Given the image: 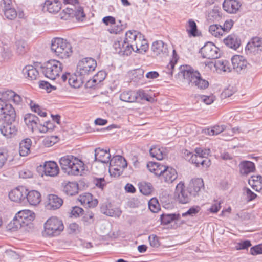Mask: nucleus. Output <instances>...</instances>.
<instances>
[{
  "label": "nucleus",
  "mask_w": 262,
  "mask_h": 262,
  "mask_svg": "<svg viewBox=\"0 0 262 262\" xmlns=\"http://www.w3.org/2000/svg\"><path fill=\"white\" fill-rule=\"evenodd\" d=\"M177 78L184 84L194 85L201 90L205 89L209 85L208 81L202 79L198 71H194L188 66L180 67Z\"/></svg>",
  "instance_id": "nucleus-1"
},
{
  "label": "nucleus",
  "mask_w": 262,
  "mask_h": 262,
  "mask_svg": "<svg viewBox=\"0 0 262 262\" xmlns=\"http://www.w3.org/2000/svg\"><path fill=\"white\" fill-rule=\"evenodd\" d=\"M51 49L56 56L62 59L68 58L72 53L71 44L61 38L52 40Z\"/></svg>",
  "instance_id": "nucleus-2"
},
{
  "label": "nucleus",
  "mask_w": 262,
  "mask_h": 262,
  "mask_svg": "<svg viewBox=\"0 0 262 262\" xmlns=\"http://www.w3.org/2000/svg\"><path fill=\"white\" fill-rule=\"evenodd\" d=\"M42 73L51 80H55L59 77L63 69V64L57 60H50L43 63L41 67Z\"/></svg>",
  "instance_id": "nucleus-3"
},
{
  "label": "nucleus",
  "mask_w": 262,
  "mask_h": 262,
  "mask_svg": "<svg viewBox=\"0 0 262 262\" xmlns=\"http://www.w3.org/2000/svg\"><path fill=\"white\" fill-rule=\"evenodd\" d=\"M35 218V214L30 210H23L19 211L13 221L11 222V226L15 229L28 226Z\"/></svg>",
  "instance_id": "nucleus-4"
},
{
  "label": "nucleus",
  "mask_w": 262,
  "mask_h": 262,
  "mask_svg": "<svg viewBox=\"0 0 262 262\" xmlns=\"http://www.w3.org/2000/svg\"><path fill=\"white\" fill-rule=\"evenodd\" d=\"M97 67V62L92 58H85L80 60L77 66V74L84 78L91 74Z\"/></svg>",
  "instance_id": "nucleus-5"
},
{
  "label": "nucleus",
  "mask_w": 262,
  "mask_h": 262,
  "mask_svg": "<svg viewBox=\"0 0 262 262\" xmlns=\"http://www.w3.org/2000/svg\"><path fill=\"white\" fill-rule=\"evenodd\" d=\"M45 234L48 236H56L63 230L62 222L56 217L49 219L44 225Z\"/></svg>",
  "instance_id": "nucleus-6"
},
{
  "label": "nucleus",
  "mask_w": 262,
  "mask_h": 262,
  "mask_svg": "<svg viewBox=\"0 0 262 262\" xmlns=\"http://www.w3.org/2000/svg\"><path fill=\"white\" fill-rule=\"evenodd\" d=\"M16 114L9 102L0 99V121L10 122L16 120Z\"/></svg>",
  "instance_id": "nucleus-7"
},
{
  "label": "nucleus",
  "mask_w": 262,
  "mask_h": 262,
  "mask_svg": "<svg viewBox=\"0 0 262 262\" xmlns=\"http://www.w3.org/2000/svg\"><path fill=\"white\" fill-rule=\"evenodd\" d=\"M192 193L189 189L185 188L183 182H180L176 186L175 197L179 203L186 204L190 201Z\"/></svg>",
  "instance_id": "nucleus-8"
},
{
  "label": "nucleus",
  "mask_w": 262,
  "mask_h": 262,
  "mask_svg": "<svg viewBox=\"0 0 262 262\" xmlns=\"http://www.w3.org/2000/svg\"><path fill=\"white\" fill-rule=\"evenodd\" d=\"M219 49L213 43L208 42L201 49L200 53L204 58L212 59L219 57Z\"/></svg>",
  "instance_id": "nucleus-9"
},
{
  "label": "nucleus",
  "mask_w": 262,
  "mask_h": 262,
  "mask_svg": "<svg viewBox=\"0 0 262 262\" xmlns=\"http://www.w3.org/2000/svg\"><path fill=\"white\" fill-rule=\"evenodd\" d=\"M113 47L116 53L122 56H128L132 53V51H135L134 46L126 43V41L122 39L115 41Z\"/></svg>",
  "instance_id": "nucleus-10"
},
{
  "label": "nucleus",
  "mask_w": 262,
  "mask_h": 262,
  "mask_svg": "<svg viewBox=\"0 0 262 262\" xmlns=\"http://www.w3.org/2000/svg\"><path fill=\"white\" fill-rule=\"evenodd\" d=\"M231 61L233 69L239 73H245L250 66L244 57L240 55L234 56Z\"/></svg>",
  "instance_id": "nucleus-11"
},
{
  "label": "nucleus",
  "mask_w": 262,
  "mask_h": 262,
  "mask_svg": "<svg viewBox=\"0 0 262 262\" xmlns=\"http://www.w3.org/2000/svg\"><path fill=\"white\" fill-rule=\"evenodd\" d=\"M28 190L23 186H19L12 190L9 194V198L14 202L21 203L26 200Z\"/></svg>",
  "instance_id": "nucleus-12"
},
{
  "label": "nucleus",
  "mask_w": 262,
  "mask_h": 262,
  "mask_svg": "<svg viewBox=\"0 0 262 262\" xmlns=\"http://www.w3.org/2000/svg\"><path fill=\"white\" fill-rule=\"evenodd\" d=\"M1 6L4 16L8 19L13 20L17 15V13L13 7L11 0H2Z\"/></svg>",
  "instance_id": "nucleus-13"
},
{
  "label": "nucleus",
  "mask_w": 262,
  "mask_h": 262,
  "mask_svg": "<svg viewBox=\"0 0 262 262\" xmlns=\"http://www.w3.org/2000/svg\"><path fill=\"white\" fill-rule=\"evenodd\" d=\"M159 177H160L162 181L167 183H171L177 178L178 174L174 168L164 165L162 173Z\"/></svg>",
  "instance_id": "nucleus-14"
},
{
  "label": "nucleus",
  "mask_w": 262,
  "mask_h": 262,
  "mask_svg": "<svg viewBox=\"0 0 262 262\" xmlns=\"http://www.w3.org/2000/svg\"><path fill=\"white\" fill-rule=\"evenodd\" d=\"M63 11L70 16H75L78 20H82L85 16L82 8L78 5H71L70 7H66Z\"/></svg>",
  "instance_id": "nucleus-15"
},
{
  "label": "nucleus",
  "mask_w": 262,
  "mask_h": 262,
  "mask_svg": "<svg viewBox=\"0 0 262 262\" xmlns=\"http://www.w3.org/2000/svg\"><path fill=\"white\" fill-rule=\"evenodd\" d=\"M0 131L3 136L10 138L17 132V123L16 120L10 122H4V125L0 127Z\"/></svg>",
  "instance_id": "nucleus-16"
},
{
  "label": "nucleus",
  "mask_w": 262,
  "mask_h": 262,
  "mask_svg": "<svg viewBox=\"0 0 262 262\" xmlns=\"http://www.w3.org/2000/svg\"><path fill=\"white\" fill-rule=\"evenodd\" d=\"M40 168L43 170L45 175L50 177H55L59 172V168L57 163L54 161L45 162L43 166H40Z\"/></svg>",
  "instance_id": "nucleus-17"
},
{
  "label": "nucleus",
  "mask_w": 262,
  "mask_h": 262,
  "mask_svg": "<svg viewBox=\"0 0 262 262\" xmlns=\"http://www.w3.org/2000/svg\"><path fill=\"white\" fill-rule=\"evenodd\" d=\"M95 161H98L103 163L112 162L110 150H104L100 148H96L95 150Z\"/></svg>",
  "instance_id": "nucleus-18"
},
{
  "label": "nucleus",
  "mask_w": 262,
  "mask_h": 262,
  "mask_svg": "<svg viewBox=\"0 0 262 262\" xmlns=\"http://www.w3.org/2000/svg\"><path fill=\"white\" fill-rule=\"evenodd\" d=\"M151 49L154 54L157 56H164L168 53L167 45L162 40L154 41Z\"/></svg>",
  "instance_id": "nucleus-19"
},
{
  "label": "nucleus",
  "mask_w": 262,
  "mask_h": 262,
  "mask_svg": "<svg viewBox=\"0 0 262 262\" xmlns=\"http://www.w3.org/2000/svg\"><path fill=\"white\" fill-rule=\"evenodd\" d=\"M241 5L236 0H225L223 4V7L225 11L230 14L236 13Z\"/></svg>",
  "instance_id": "nucleus-20"
},
{
  "label": "nucleus",
  "mask_w": 262,
  "mask_h": 262,
  "mask_svg": "<svg viewBox=\"0 0 262 262\" xmlns=\"http://www.w3.org/2000/svg\"><path fill=\"white\" fill-rule=\"evenodd\" d=\"M150 155L151 157L156 158L158 160H162L167 157V149L163 147L159 146H154L149 150Z\"/></svg>",
  "instance_id": "nucleus-21"
},
{
  "label": "nucleus",
  "mask_w": 262,
  "mask_h": 262,
  "mask_svg": "<svg viewBox=\"0 0 262 262\" xmlns=\"http://www.w3.org/2000/svg\"><path fill=\"white\" fill-rule=\"evenodd\" d=\"M246 49L251 52H258L262 51V38L254 37L246 46Z\"/></svg>",
  "instance_id": "nucleus-22"
},
{
  "label": "nucleus",
  "mask_w": 262,
  "mask_h": 262,
  "mask_svg": "<svg viewBox=\"0 0 262 262\" xmlns=\"http://www.w3.org/2000/svg\"><path fill=\"white\" fill-rule=\"evenodd\" d=\"M74 163H72L73 166L71 169H68L67 173L69 175L78 176L81 174L80 173L84 170V163L82 161L77 159H74Z\"/></svg>",
  "instance_id": "nucleus-23"
},
{
  "label": "nucleus",
  "mask_w": 262,
  "mask_h": 262,
  "mask_svg": "<svg viewBox=\"0 0 262 262\" xmlns=\"http://www.w3.org/2000/svg\"><path fill=\"white\" fill-rule=\"evenodd\" d=\"M24 121L28 127L32 132H35L39 123V119L35 115L31 114H26L24 117Z\"/></svg>",
  "instance_id": "nucleus-24"
},
{
  "label": "nucleus",
  "mask_w": 262,
  "mask_h": 262,
  "mask_svg": "<svg viewBox=\"0 0 262 262\" xmlns=\"http://www.w3.org/2000/svg\"><path fill=\"white\" fill-rule=\"evenodd\" d=\"M142 34L135 30L128 31L125 34V38L123 41L126 43L130 44L135 46L138 40L140 41Z\"/></svg>",
  "instance_id": "nucleus-25"
},
{
  "label": "nucleus",
  "mask_w": 262,
  "mask_h": 262,
  "mask_svg": "<svg viewBox=\"0 0 262 262\" xmlns=\"http://www.w3.org/2000/svg\"><path fill=\"white\" fill-rule=\"evenodd\" d=\"M43 8L51 13H56L61 9V5L58 0H47L44 3Z\"/></svg>",
  "instance_id": "nucleus-26"
},
{
  "label": "nucleus",
  "mask_w": 262,
  "mask_h": 262,
  "mask_svg": "<svg viewBox=\"0 0 262 262\" xmlns=\"http://www.w3.org/2000/svg\"><path fill=\"white\" fill-rule=\"evenodd\" d=\"M74 159H77V158L72 155L65 156L60 158V164L65 173H67L68 169H71V167L73 166L72 163H74Z\"/></svg>",
  "instance_id": "nucleus-27"
},
{
  "label": "nucleus",
  "mask_w": 262,
  "mask_h": 262,
  "mask_svg": "<svg viewBox=\"0 0 262 262\" xmlns=\"http://www.w3.org/2000/svg\"><path fill=\"white\" fill-rule=\"evenodd\" d=\"M22 72L24 75L30 80H36L39 75L38 71L31 65L26 66Z\"/></svg>",
  "instance_id": "nucleus-28"
},
{
  "label": "nucleus",
  "mask_w": 262,
  "mask_h": 262,
  "mask_svg": "<svg viewBox=\"0 0 262 262\" xmlns=\"http://www.w3.org/2000/svg\"><path fill=\"white\" fill-rule=\"evenodd\" d=\"M240 173L242 175L246 176L249 173L253 172L255 169L254 164L249 161H245L240 163L239 165Z\"/></svg>",
  "instance_id": "nucleus-29"
},
{
  "label": "nucleus",
  "mask_w": 262,
  "mask_h": 262,
  "mask_svg": "<svg viewBox=\"0 0 262 262\" xmlns=\"http://www.w3.org/2000/svg\"><path fill=\"white\" fill-rule=\"evenodd\" d=\"M62 186L63 192L68 195H74L78 193V185L75 182H64Z\"/></svg>",
  "instance_id": "nucleus-30"
},
{
  "label": "nucleus",
  "mask_w": 262,
  "mask_h": 262,
  "mask_svg": "<svg viewBox=\"0 0 262 262\" xmlns=\"http://www.w3.org/2000/svg\"><path fill=\"white\" fill-rule=\"evenodd\" d=\"M204 187V183L202 179L198 178L192 180L188 189L192 191V195L195 196L201 189Z\"/></svg>",
  "instance_id": "nucleus-31"
},
{
  "label": "nucleus",
  "mask_w": 262,
  "mask_h": 262,
  "mask_svg": "<svg viewBox=\"0 0 262 262\" xmlns=\"http://www.w3.org/2000/svg\"><path fill=\"white\" fill-rule=\"evenodd\" d=\"M26 200L30 205L36 206L38 205L41 201V195L37 191L31 190L27 192Z\"/></svg>",
  "instance_id": "nucleus-32"
},
{
  "label": "nucleus",
  "mask_w": 262,
  "mask_h": 262,
  "mask_svg": "<svg viewBox=\"0 0 262 262\" xmlns=\"http://www.w3.org/2000/svg\"><path fill=\"white\" fill-rule=\"evenodd\" d=\"M31 144L32 141L29 138H26L20 142L19 151L21 156H26L30 153Z\"/></svg>",
  "instance_id": "nucleus-33"
},
{
  "label": "nucleus",
  "mask_w": 262,
  "mask_h": 262,
  "mask_svg": "<svg viewBox=\"0 0 262 262\" xmlns=\"http://www.w3.org/2000/svg\"><path fill=\"white\" fill-rule=\"evenodd\" d=\"M63 200L60 198L55 194L49 195L48 206L53 210L57 209L61 206Z\"/></svg>",
  "instance_id": "nucleus-34"
},
{
  "label": "nucleus",
  "mask_w": 262,
  "mask_h": 262,
  "mask_svg": "<svg viewBox=\"0 0 262 262\" xmlns=\"http://www.w3.org/2000/svg\"><path fill=\"white\" fill-rule=\"evenodd\" d=\"M224 43L229 48L236 49L240 46V40L234 34L229 35L224 40Z\"/></svg>",
  "instance_id": "nucleus-35"
},
{
  "label": "nucleus",
  "mask_w": 262,
  "mask_h": 262,
  "mask_svg": "<svg viewBox=\"0 0 262 262\" xmlns=\"http://www.w3.org/2000/svg\"><path fill=\"white\" fill-rule=\"evenodd\" d=\"M140 40L135 44V52L139 53H143L146 52L148 49V45L145 39L143 38V35L140 37Z\"/></svg>",
  "instance_id": "nucleus-36"
},
{
  "label": "nucleus",
  "mask_w": 262,
  "mask_h": 262,
  "mask_svg": "<svg viewBox=\"0 0 262 262\" xmlns=\"http://www.w3.org/2000/svg\"><path fill=\"white\" fill-rule=\"evenodd\" d=\"M164 165L157 162H150L147 164L149 170L153 172L155 175L160 176L163 169Z\"/></svg>",
  "instance_id": "nucleus-37"
},
{
  "label": "nucleus",
  "mask_w": 262,
  "mask_h": 262,
  "mask_svg": "<svg viewBox=\"0 0 262 262\" xmlns=\"http://www.w3.org/2000/svg\"><path fill=\"white\" fill-rule=\"evenodd\" d=\"M181 217L179 213L163 214L161 215V222L163 224L167 225L171 222L179 220Z\"/></svg>",
  "instance_id": "nucleus-38"
},
{
  "label": "nucleus",
  "mask_w": 262,
  "mask_h": 262,
  "mask_svg": "<svg viewBox=\"0 0 262 262\" xmlns=\"http://www.w3.org/2000/svg\"><path fill=\"white\" fill-rule=\"evenodd\" d=\"M121 100L126 102H134L136 100L135 93L132 91H125L120 96Z\"/></svg>",
  "instance_id": "nucleus-39"
},
{
  "label": "nucleus",
  "mask_w": 262,
  "mask_h": 262,
  "mask_svg": "<svg viewBox=\"0 0 262 262\" xmlns=\"http://www.w3.org/2000/svg\"><path fill=\"white\" fill-rule=\"evenodd\" d=\"M209 32L216 37H220L223 35L222 26L218 25H210L209 28Z\"/></svg>",
  "instance_id": "nucleus-40"
},
{
  "label": "nucleus",
  "mask_w": 262,
  "mask_h": 262,
  "mask_svg": "<svg viewBox=\"0 0 262 262\" xmlns=\"http://www.w3.org/2000/svg\"><path fill=\"white\" fill-rule=\"evenodd\" d=\"M82 78H83L81 77L80 79H78L77 76L72 75L69 77L68 83L73 88H79L82 86L84 82Z\"/></svg>",
  "instance_id": "nucleus-41"
},
{
  "label": "nucleus",
  "mask_w": 262,
  "mask_h": 262,
  "mask_svg": "<svg viewBox=\"0 0 262 262\" xmlns=\"http://www.w3.org/2000/svg\"><path fill=\"white\" fill-rule=\"evenodd\" d=\"M225 128L224 125H215L211 128H208L205 130V133L209 135H217L225 130Z\"/></svg>",
  "instance_id": "nucleus-42"
},
{
  "label": "nucleus",
  "mask_w": 262,
  "mask_h": 262,
  "mask_svg": "<svg viewBox=\"0 0 262 262\" xmlns=\"http://www.w3.org/2000/svg\"><path fill=\"white\" fill-rule=\"evenodd\" d=\"M9 158L8 150L6 148H0V169L5 164Z\"/></svg>",
  "instance_id": "nucleus-43"
},
{
  "label": "nucleus",
  "mask_w": 262,
  "mask_h": 262,
  "mask_svg": "<svg viewBox=\"0 0 262 262\" xmlns=\"http://www.w3.org/2000/svg\"><path fill=\"white\" fill-rule=\"evenodd\" d=\"M140 192L145 195L150 194L152 191V187L149 183H144L139 186Z\"/></svg>",
  "instance_id": "nucleus-44"
},
{
  "label": "nucleus",
  "mask_w": 262,
  "mask_h": 262,
  "mask_svg": "<svg viewBox=\"0 0 262 262\" xmlns=\"http://www.w3.org/2000/svg\"><path fill=\"white\" fill-rule=\"evenodd\" d=\"M229 62L226 60H218L215 62V67L223 71H230V68L228 66Z\"/></svg>",
  "instance_id": "nucleus-45"
},
{
  "label": "nucleus",
  "mask_w": 262,
  "mask_h": 262,
  "mask_svg": "<svg viewBox=\"0 0 262 262\" xmlns=\"http://www.w3.org/2000/svg\"><path fill=\"white\" fill-rule=\"evenodd\" d=\"M116 163V165L120 168H125L127 166V163L124 158L121 156L117 155L112 159Z\"/></svg>",
  "instance_id": "nucleus-46"
},
{
  "label": "nucleus",
  "mask_w": 262,
  "mask_h": 262,
  "mask_svg": "<svg viewBox=\"0 0 262 262\" xmlns=\"http://www.w3.org/2000/svg\"><path fill=\"white\" fill-rule=\"evenodd\" d=\"M148 207L150 210L154 213H156L160 210L159 204L156 199H151L149 201Z\"/></svg>",
  "instance_id": "nucleus-47"
},
{
  "label": "nucleus",
  "mask_w": 262,
  "mask_h": 262,
  "mask_svg": "<svg viewBox=\"0 0 262 262\" xmlns=\"http://www.w3.org/2000/svg\"><path fill=\"white\" fill-rule=\"evenodd\" d=\"M30 106L32 111L36 113L41 117H45L47 113L42 111L38 104L34 103L32 100H30Z\"/></svg>",
  "instance_id": "nucleus-48"
},
{
  "label": "nucleus",
  "mask_w": 262,
  "mask_h": 262,
  "mask_svg": "<svg viewBox=\"0 0 262 262\" xmlns=\"http://www.w3.org/2000/svg\"><path fill=\"white\" fill-rule=\"evenodd\" d=\"M189 34L193 36L196 35V32L198 31L197 26L194 21L189 20L188 21V28L187 29Z\"/></svg>",
  "instance_id": "nucleus-49"
},
{
  "label": "nucleus",
  "mask_w": 262,
  "mask_h": 262,
  "mask_svg": "<svg viewBox=\"0 0 262 262\" xmlns=\"http://www.w3.org/2000/svg\"><path fill=\"white\" fill-rule=\"evenodd\" d=\"M210 161L208 158H204L202 156L199 155L195 165L197 167L201 165L203 167H208L210 165Z\"/></svg>",
  "instance_id": "nucleus-50"
},
{
  "label": "nucleus",
  "mask_w": 262,
  "mask_h": 262,
  "mask_svg": "<svg viewBox=\"0 0 262 262\" xmlns=\"http://www.w3.org/2000/svg\"><path fill=\"white\" fill-rule=\"evenodd\" d=\"M184 154L186 159L190 162L196 164L199 156L198 154H193L187 150L184 151Z\"/></svg>",
  "instance_id": "nucleus-51"
},
{
  "label": "nucleus",
  "mask_w": 262,
  "mask_h": 262,
  "mask_svg": "<svg viewBox=\"0 0 262 262\" xmlns=\"http://www.w3.org/2000/svg\"><path fill=\"white\" fill-rule=\"evenodd\" d=\"M57 141V136L47 137L44 139L43 142L45 146L50 147L54 145Z\"/></svg>",
  "instance_id": "nucleus-52"
},
{
  "label": "nucleus",
  "mask_w": 262,
  "mask_h": 262,
  "mask_svg": "<svg viewBox=\"0 0 262 262\" xmlns=\"http://www.w3.org/2000/svg\"><path fill=\"white\" fill-rule=\"evenodd\" d=\"M93 183L97 187L101 189H103L107 184L106 181L103 178H95Z\"/></svg>",
  "instance_id": "nucleus-53"
},
{
  "label": "nucleus",
  "mask_w": 262,
  "mask_h": 262,
  "mask_svg": "<svg viewBox=\"0 0 262 262\" xmlns=\"http://www.w3.org/2000/svg\"><path fill=\"white\" fill-rule=\"evenodd\" d=\"M144 70L142 69H138L134 71L133 79L135 81L141 80L144 77Z\"/></svg>",
  "instance_id": "nucleus-54"
},
{
  "label": "nucleus",
  "mask_w": 262,
  "mask_h": 262,
  "mask_svg": "<svg viewBox=\"0 0 262 262\" xmlns=\"http://www.w3.org/2000/svg\"><path fill=\"white\" fill-rule=\"evenodd\" d=\"M198 97H199V100L207 105L211 104L215 99V97L213 95H199Z\"/></svg>",
  "instance_id": "nucleus-55"
},
{
  "label": "nucleus",
  "mask_w": 262,
  "mask_h": 262,
  "mask_svg": "<svg viewBox=\"0 0 262 262\" xmlns=\"http://www.w3.org/2000/svg\"><path fill=\"white\" fill-rule=\"evenodd\" d=\"M105 78V73L102 71L98 72L96 75H95L93 79V81L95 83H98L102 81Z\"/></svg>",
  "instance_id": "nucleus-56"
},
{
  "label": "nucleus",
  "mask_w": 262,
  "mask_h": 262,
  "mask_svg": "<svg viewBox=\"0 0 262 262\" xmlns=\"http://www.w3.org/2000/svg\"><path fill=\"white\" fill-rule=\"evenodd\" d=\"M14 93L15 92L12 90H7L3 93L2 98H0V99H3L4 101L9 102L10 100H11L12 97H14Z\"/></svg>",
  "instance_id": "nucleus-57"
},
{
  "label": "nucleus",
  "mask_w": 262,
  "mask_h": 262,
  "mask_svg": "<svg viewBox=\"0 0 262 262\" xmlns=\"http://www.w3.org/2000/svg\"><path fill=\"white\" fill-rule=\"evenodd\" d=\"M177 59L176 57H174L172 60H171L166 68V72L171 76L173 73V70L174 69L175 64L176 63Z\"/></svg>",
  "instance_id": "nucleus-58"
},
{
  "label": "nucleus",
  "mask_w": 262,
  "mask_h": 262,
  "mask_svg": "<svg viewBox=\"0 0 262 262\" xmlns=\"http://www.w3.org/2000/svg\"><path fill=\"white\" fill-rule=\"evenodd\" d=\"M251 246V244L250 241L249 240H245L238 243L236 246V248L237 250H244L248 249Z\"/></svg>",
  "instance_id": "nucleus-59"
},
{
  "label": "nucleus",
  "mask_w": 262,
  "mask_h": 262,
  "mask_svg": "<svg viewBox=\"0 0 262 262\" xmlns=\"http://www.w3.org/2000/svg\"><path fill=\"white\" fill-rule=\"evenodd\" d=\"M105 214L110 216L119 217L121 214V211L118 208L112 209L110 207Z\"/></svg>",
  "instance_id": "nucleus-60"
},
{
  "label": "nucleus",
  "mask_w": 262,
  "mask_h": 262,
  "mask_svg": "<svg viewBox=\"0 0 262 262\" xmlns=\"http://www.w3.org/2000/svg\"><path fill=\"white\" fill-rule=\"evenodd\" d=\"M250 253L252 255L262 254V244H258L251 248Z\"/></svg>",
  "instance_id": "nucleus-61"
},
{
  "label": "nucleus",
  "mask_w": 262,
  "mask_h": 262,
  "mask_svg": "<svg viewBox=\"0 0 262 262\" xmlns=\"http://www.w3.org/2000/svg\"><path fill=\"white\" fill-rule=\"evenodd\" d=\"M151 246L157 248L159 246L160 243L157 236L154 234L150 235L148 237Z\"/></svg>",
  "instance_id": "nucleus-62"
},
{
  "label": "nucleus",
  "mask_w": 262,
  "mask_h": 262,
  "mask_svg": "<svg viewBox=\"0 0 262 262\" xmlns=\"http://www.w3.org/2000/svg\"><path fill=\"white\" fill-rule=\"evenodd\" d=\"M196 154L202 156L204 158H208L207 156L209 155L210 150L209 149H202L201 148H196L195 149Z\"/></svg>",
  "instance_id": "nucleus-63"
},
{
  "label": "nucleus",
  "mask_w": 262,
  "mask_h": 262,
  "mask_svg": "<svg viewBox=\"0 0 262 262\" xmlns=\"http://www.w3.org/2000/svg\"><path fill=\"white\" fill-rule=\"evenodd\" d=\"M2 56L4 58H9L11 56V51L6 45H4L1 49Z\"/></svg>",
  "instance_id": "nucleus-64"
}]
</instances>
